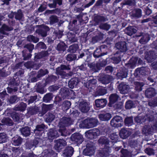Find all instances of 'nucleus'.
I'll list each match as a JSON object with an SVG mask.
<instances>
[{"label": "nucleus", "mask_w": 157, "mask_h": 157, "mask_svg": "<svg viewBox=\"0 0 157 157\" xmlns=\"http://www.w3.org/2000/svg\"><path fill=\"white\" fill-rule=\"evenodd\" d=\"M112 77L111 76L107 75H104L101 78H99V81H101L103 84H106L110 83L112 80Z\"/></svg>", "instance_id": "72a5a7b5"}, {"label": "nucleus", "mask_w": 157, "mask_h": 157, "mask_svg": "<svg viewBox=\"0 0 157 157\" xmlns=\"http://www.w3.org/2000/svg\"><path fill=\"white\" fill-rule=\"evenodd\" d=\"M50 51L48 50L46 51H42L38 53H35L34 60L35 61H37L42 58L47 57L50 55L51 52H49Z\"/></svg>", "instance_id": "ddd939ff"}, {"label": "nucleus", "mask_w": 157, "mask_h": 157, "mask_svg": "<svg viewBox=\"0 0 157 157\" xmlns=\"http://www.w3.org/2000/svg\"><path fill=\"white\" fill-rule=\"evenodd\" d=\"M67 46L63 41L60 42L57 44L56 50L60 52H63L66 50Z\"/></svg>", "instance_id": "79ce46f5"}, {"label": "nucleus", "mask_w": 157, "mask_h": 157, "mask_svg": "<svg viewBox=\"0 0 157 157\" xmlns=\"http://www.w3.org/2000/svg\"><path fill=\"white\" fill-rule=\"evenodd\" d=\"M49 72L48 70H43L42 69H40L38 72V74L36 76L38 78H40L46 74L48 73Z\"/></svg>", "instance_id": "0e129e2a"}, {"label": "nucleus", "mask_w": 157, "mask_h": 157, "mask_svg": "<svg viewBox=\"0 0 157 157\" xmlns=\"http://www.w3.org/2000/svg\"><path fill=\"white\" fill-rule=\"evenodd\" d=\"M58 79L57 76H55L52 75H48V77L46 78L43 79L44 82L47 85L52 84L53 83H55Z\"/></svg>", "instance_id": "b1692460"}, {"label": "nucleus", "mask_w": 157, "mask_h": 157, "mask_svg": "<svg viewBox=\"0 0 157 157\" xmlns=\"http://www.w3.org/2000/svg\"><path fill=\"white\" fill-rule=\"evenodd\" d=\"M142 11L139 8L133 10L131 12V17L132 19H137L142 16Z\"/></svg>", "instance_id": "4be33fe9"}, {"label": "nucleus", "mask_w": 157, "mask_h": 157, "mask_svg": "<svg viewBox=\"0 0 157 157\" xmlns=\"http://www.w3.org/2000/svg\"><path fill=\"white\" fill-rule=\"evenodd\" d=\"M98 129L97 128L91 129L85 132V136L88 139L93 140L96 138L98 136Z\"/></svg>", "instance_id": "9d476101"}, {"label": "nucleus", "mask_w": 157, "mask_h": 157, "mask_svg": "<svg viewBox=\"0 0 157 157\" xmlns=\"http://www.w3.org/2000/svg\"><path fill=\"white\" fill-rule=\"evenodd\" d=\"M79 46L77 44H74L70 45L68 49V51L71 53H75L78 49Z\"/></svg>", "instance_id": "13d9d810"}, {"label": "nucleus", "mask_w": 157, "mask_h": 157, "mask_svg": "<svg viewBox=\"0 0 157 157\" xmlns=\"http://www.w3.org/2000/svg\"><path fill=\"white\" fill-rule=\"evenodd\" d=\"M122 55L119 51H117L113 54V56L111 58L113 63L118 64L121 61Z\"/></svg>", "instance_id": "a878e982"}, {"label": "nucleus", "mask_w": 157, "mask_h": 157, "mask_svg": "<svg viewBox=\"0 0 157 157\" xmlns=\"http://www.w3.org/2000/svg\"><path fill=\"white\" fill-rule=\"evenodd\" d=\"M115 46L118 50V51L121 54L122 52H126L128 49L127 44L125 41H119L115 44Z\"/></svg>", "instance_id": "9b49d317"}, {"label": "nucleus", "mask_w": 157, "mask_h": 157, "mask_svg": "<svg viewBox=\"0 0 157 157\" xmlns=\"http://www.w3.org/2000/svg\"><path fill=\"white\" fill-rule=\"evenodd\" d=\"M138 60V57H132L128 61V62L125 64V66L127 68V70L129 69H133L136 66Z\"/></svg>", "instance_id": "aec40b11"}, {"label": "nucleus", "mask_w": 157, "mask_h": 157, "mask_svg": "<svg viewBox=\"0 0 157 157\" xmlns=\"http://www.w3.org/2000/svg\"><path fill=\"white\" fill-rule=\"evenodd\" d=\"M77 20L74 19L72 22H70L68 26V29L70 31H73L75 33H78L79 32V27L77 25Z\"/></svg>", "instance_id": "4468645a"}, {"label": "nucleus", "mask_w": 157, "mask_h": 157, "mask_svg": "<svg viewBox=\"0 0 157 157\" xmlns=\"http://www.w3.org/2000/svg\"><path fill=\"white\" fill-rule=\"evenodd\" d=\"M31 53L30 52H28V51L26 49H24L22 52L23 60H29L31 57L32 55Z\"/></svg>", "instance_id": "6e6d98bb"}, {"label": "nucleus", "mask_w": 157, "mask_h": 157, "mask_svg": "<svg viewBox=\"0 0 157 157\" xmlns=\"http://www.w3.org/2000/svg\"><path fill=\"white\" fill-rule=\"evenodd\" d=\"M109 141L108 139L101 137L99 139V144L105 145L104 147L101 150H99V156L100 157H107L109 155Z\"/></svg>", "instance_id": "f257e3e1"}, {"label": "nucleus", "mask_w": 157, "mask_h": 157, "mask_svg": "<svg viewBox=\"0 0 157 157\" xmlns=\"http://www.w3.org/2000/svg\"><path fill=\"white\" fill-rule=\"evenodd\" d=\"M74 152V148L71 146H68L64 150L63 154L66 157H71L73 155Z\"/></svg>", "instance_id": "e433bc0d"}, {"label": "nucleus", "mask_w": 157, "mask_h": 157, "mask_svg": "<svg viewBox=\"0 0 157 157\" xmlns=\"http://www.w3.org/2000/svg\"><path fill=\"white\" fill-rule=\"evenodd\" d=\"M38 28L36 31V33L39 35H40L43 37H45L47 35L48 32L50 30L49 27L46 25H38Z\"/></svg>", "instance_id": "6e6552de"}, {"label": "nucleus", "mask_w": 157, "mask_h": 157, "mask_svg": "<svg viewBox=\"0 0 157 157\" xmlns=\"http://www.w3.org/2000/svg\"><path fill=\"white\" fill-rule=\"evenodd\" d=\"M73 124V121L71 117H63L59 123V128L58 132L62 136H65L64 133L66 131L65 127L69 126Z\"/></svg>", "instance_id": "7ed1b4c3"}, {"label": "nucleus", "mask_w": 157, "mask_h": 157, "mask_svg": "<svg viewBox=\"0 0 157 157\" xmlns=\"http://www.w3.org/2000/svg\"><path fill=\"white\" fill-rule=\"evenodd\" d=\"M22 139L19 136H17L12 139V144L15 146H18L21 144Z\"/></svg>", "instance_id": "a19ab883"}, {"label": "nucleus", "mask_w": 157, "mask_h": 157, "mask_svg": "<svg viewBox=\"0 0 157 157\" xmlns=\"http://www.w3.org/2000/svg\"><path fill=\"white\" fill-rule=\"evenodd\" d=\"M157 58L155 52L153 51H150L146 54L145 58L148 63H151L154 61Z\"/></svg>", "instance_id": "6ab92c4d"}, {"label": "nucleus", "mask_w": 157, "mask_h": 157, "mask_svg": "<svg viewBox=\"0 0 157 157\" xmlns=\"http://www.w3.org/2000/svg\"><path fill=\"white\" fill-rule=\"evenodd\" d=\"M13 28L12 27H9L6 24H3L0 28V33L1 34L4 35H8L9 33L6 31L9 32L13 30Z\"/></svg>", "instance_id": "393cba45"}, {"label": "nucleus", "mask_w": 157, "mask_h": 157, "mask_svg": "<svg viewBox=\"0 0 157 157\" xmlns=\"http://www.w3.org/2000/svg\"><path fill=\"white\" fill-rule=\"evenodd\" d=\"M95 0H91L89 3L85 5L84 6H82L80 7H75L74 9V11L75 13H80L82 12L84 9L88 8L90 6L92 5L94 2Z\"/></svg>", "instance_id": "bb28decb"}, {"label": "nucleus", "mask_w": 157, "mask_h": 157, "mask_svg": "<svg viewBox=\"0 0 157 157\" xmlns=\"http://www.w3.org/2000/svg\"><path fill=\"white\" fill-rule=\"evenodd\" d=\"M20 83V79L16 75L11 78L8 83V86H11L17 87Z\"/></svg>", "instance_id": "a211bd4d"}, {"label": "nucleus", "mask_w": 157, "mask_h": 157, "mask_svg": "<svg viewBox=\"0 0 157 157\" xmlns=\"http://www.w3.org/2000/svg\"><path fill=\"white\" fill-rule=\"evenodd\" d=\"M109 128L107 127L103 126V127L99 126V136L101 135H107L110 131Z\"/></svg>", "instance_id": "c03bdc74"}, {"label": "nucleus", "mask_w": 157, "mask_h": 157, "mask_svg": "<svg viewBox=\"0 0 157 157\" xmlns=\"http://www.w3.org/2000/svg\"><path fill=\"white\" fill-rule=\"evenodd\" d=\"M145 119L143 116H137L134 118L135 121L137 123L140 124L144 122Z\"/></svg>", "instance_id": "338daca9"}, {"label": "nucleus", "mask_w": 157, "mask_h": 157, "mask_svg": "<svg viewBox=\"0 0 157 157\" xmlns=\"http://www.w3.org/2000/svg\"><path fill=\"white\" fill-rule=\"evenodd\" d=\"M1 122L2 124L0 123V126L5 125L8 126H11L14 124L12 120L9 117H4L1 120Z\"/></svg>", "instance_id": "58836bf2"}, {"label": "nucleus", "mask_w": 157, "mask_h": 157, "mask_svg": "<svg viewBox=\"0 0 157 157\" xmlns=\"http://www.w3.org/2000/svg\"><path fill=\"white\" fill-rule=\"evenodd\" d=\"M98 122L97 120L87 117L80 123L79 126L81 128H89L96 126L97 125Z\"/></svg>", "instance_id": "20e7f679"}, {"label": "nucleus", "mask_w": 157, "mask_h": 157, "mask_svg": "<svg viewBox=\"0 0 157 157\" xmlns=\"http://www.w3.org/2000/svg\"><path fill=\"white\" fill-rule=\"evenodd\" d=\"M97 82V80L94 78L90 79L88 82H86L85 84V86L88 89L90 88V89H93L95 88L96 84Z\"/></svg>", "instance_id": "c9c22d12"}, {"label": "nucleus", "mask_w": 157, "mask_h": 157, "mask_svg": "<svg viewBox=\"0 0 157 157\" xmlns=\"http://www.w3.org/2000/svg\"><path fill=\"white\" fill-rule=\"evenodd\" d=\"M134 83L135 86V90L136 91L139 92L142 90V87L144 85L143 82L136 81L134 82Z\"/></svg>", "instance_id": "5fc2aeb1"}, {"label": "nucleus", "mask_w": 157, "mask_h": 157, "mask_svg": "<svg viewBox=\"0 0 157 157\" xmlns=\"http://www.w3.org/2000/svg\"><path fill=\"white\" fill-rule=\"evenodd\" d=\"M26 107V104L24 103L23 102H21L16 108V110L21 111H24L25 110Z\"/></svg>", "instance_id": "774afa93"}, {"label": "nucleus", "mask_w": 157, "mask_h": 157, "mask_svg": "<svg viewBox=\"0 0 157 157\" xmlns=\"http://www.w3.org/2000/svg\"><path fill=\"white\" fill-rule=\"evenodd\" d=\"M11 116L15 122H18L20 120V114L16 112H13L11 113Z\"/></svg>", "instance_id": "e2e57ef3"}, {"label": "nucleus", "mask_w": 157, "mask_h": 157, "mask_svg": "<svg viewBox=\"0 0 157 157\" xmlns=\"http://www.w3.org/2000/svg\"><path fill=\"white\" fill-rule=\"evenodd\" d=\"M119 97V96L117 94H111L109 97V102L108 104V106L109 107H112L113 104L118 101Z\"/></svg>", "instance_id": "5701e85b"}, {"label": "nucleus", "mask_w": 157, "mask_h": 157, "mask_svg": "<svg viewBox=\"0 0 157 157\" xmlns=\"http://www.w3.org/2000/svg\"><path fill=\"white\" fill-rule=\"evenodd\" d=\"M45 117L47 122L50 123L55 119V115L51 113L48 112L46 114Z\"/></svg>", "instance_id": "09e8293b"}, {"label": "nucleus", "mask_w": 157, "mask_h": 157, "mask_svg": "<svg viewBox=\"0 0 157 157\" xmlns=\"http://www.w3.org/2000/svg\"><path fill=\"white\" fill-rule=\"evenodd\" d=\"M70 113L71 117L74 119H75V118H76L77 117H78L80 114V112L78 110L74 108H72V109L70 110Z\"/></svg>", "instance_id": "680f3d73"}, {"label": "nucleus", "mask_w": 157, "mask_h": 157, "mask_svg": "<svg viewBox=\"0 0 157 157\" xmlns=\"http://www.w3.org/2000/svg\"><path fill=\"white\" fill-rule=\"evenodd\" d=\"M76 19L78 21V25H83L88 22V17L86 16L84 17L83 15L80 13L78 15H76Z\"/></svg>", "instance_id": "7c9ffc66"}, {"label": "nucleus", "mask_w": 157, "mask_h": 157, "mask_svg": "<svg viewBox=\"0 0 157 157\" xmlns=\"http://www.w3.org/2000/svg\"><path fill=\"white\" fill-rule=\"evenodd\" d=\"M70 91H73L66 87L61 88L60 90V94L61 96V97L63 99L66 98L69 96Z\"/></svg>", "instance_id": "cd10ccee"}, {"label": "nucleus", "mask_w": 157, "mask_h": 157, "mask_svg": "<svg viewBox=\"0 0 157 157\" xmlns=\"http://www.w3.org/2000/svg\"><path fill=\"white\" fill-rule=\"evenodd\" d=\"M118 88L121 93L125 94L128 93L130 87L128 85H127L125 82H122L118 86Z\"/></svg>", "instance_id": "2eb2a0df"}, {"label": "nucleus", "mask_w": 157, "mask_h": 157, "mask_svg": "<svg viewBox=\"0 0 157 157\" xmlns=\"http://www.w3.org/2000/svg\"><path fill=\"white\" fill-rule=\"evenodd\" d=\"M124 32L127 35L131 36L136 33L137 30L134 26H128L125 28Z\"/></svg>", "instance_id": "f704fd0d"}, {"label": "nucleus", "mask_w": 157, "mask_h": 157, "mask_svg": "<svg viewBox=\"0 0 157 157\" xmlns=\"http://www.w3.org/2000/svg\"><path fill=\"white\" fill-rule=\"evenodd\" d=\"M135 107V104L132 101L128 100L125 103V108L126 109H130Z\"/></svg>", "instance_id": "8fccbe9b"}, {"label": "nucleus", "mask_w": 157, "mask_h": 157, "mask_svg": "<svg viewBox=\"0 0 157 157\" xmlns=\"http://www.w3.org/2000/svg\"><path fill=\"white\" fill-rule=\"evenodd\" d=\"M151 128L147 125H145L142 129V134L146 136H147L151 134Z\"/></svg>", "instance_id": "052dcab7"}, {"label": "nucleus", "mask_w": 157, "mask_h": 157, "mask_svg": "<svg viewBox=\"0 0 157 157\" xmlns=\"http://www.w3.org/2000/svg\"><path fill=\"white\" fill-rule=\"evenodd\" d=\"M78 81L77 78H71L68 82V86L71 89H73L76 87L78 83Z\"/></svg>", "instance_id": "ea45409f"}, {"label": "nucleus", "mask_w": 157, "mask_h": 157, "mask_svg": "<svg viewBox=\"0 0 157 157\" xmlns=\"http://www.w3.org/2000/svg\"><path fill=\"white\" fill-rule=\"evenodd\" d=\"M53 95L52 93H47L44 96L43 98V101L45 103H49L52 100Z\"/></svg>", "instance_id": "de8ad7c7"}, {"label": "nucleus", "mask_w": 157, "mask_h": 157, "mask_svg": "<svg viewBox=\"0 0 157 157\" xmlns=\"http://www.w3.org/2000/svg\"><path fill=\"white\" fill-rule=\"evenodd\" d=\"M93 140V141H90L86 144V147L83 151L84 155L90 156L94 155L96 147L98 145V140Z\"/></svg>", "instance_id": "f03ea898"}, {"label": "nucleus", "mask_w": 157, "mask_h": 157, "mask_svg": "<svg viewBox=\"0 0 157 157\" xmlns=\"http://www.w3.org/2000/svg\"><path fill=\"white\" fill-rule=\"evenodd\" d=\"M120 6H118L116 7L115 9V11H117L119 9V10H121L123 6L126 5L129 6H134L135 4V1L134 0H115L113 3V6L114 7L117 6L118 3L121 2Z\"/></svg>", "instance_id": "39448f33"}, {"label": "nucleus", "mask_w": 157, "mask_h": 157, "mask_svg": "<svg viewBox=\"0 0 157 157\" xmlns=\"http://www.w3.org/2000/svg\"><path fill=\"white\" fill-rule=\"evenodd\" d=\"M63 30H60L58 29L55 30L53 33L54 35L55 36L56 38L59 39L61 38L63 35Z\"/></svg>", "instance_id": "69168bd1"}, {"label": "nucleus", "mask_w": 157, "mask_h": 157, "mask_svg": "<svg viewBox=\"0 0 157 157\" xmlns=\"http://www.w3.org/2000/svg\"><path fill=\"white\" fill-rule=\"evenodd\" d=\"M79 108L81 111L83 113H86L90 110V107L86 102L82 101L80 102Z\"/></svg>", "instance_id": "2f4dec72"}, {"label": "nucleus", "mask_w": 157, "mask_h": 157, "mask_svg": "<svg viewBox=\"0 0 157 157\" xmlns=\"http://www.w3.org/2000/svg\"><path fill=\"white\" fill-rule=\"evenodd\" d=\"M20 131L23 136L27 137L30 134V128L28 126H25L21 128Z\"/></svg>", "instance_id": "37998d69"}, {"label": "nucleus", "mask_w": 157, "mask_h": 157, "mask_svg": "<svg viewBox=\"0 0 157 157\" xmlns=\"http://www.w3.org/2000/svg\"><path fill=\"white\" fill-rule=\"evenodd\" d=\"M37 85L36 91V92L41 94H44L46 92V91L44 90V88L47 85L44 82L43 80L42 81L38 82L36 83Z\"/></svg>", "instance_id": "412c9836"}, {"label": "nucleus", "mask_w": 157, "mask_h": 157, "mask_svg": "<svg viewBox=\"0 0 157 157\" xmlns=\"http://www.w3.org/2000/svg\"><path fill=\"white\" fill-rule=\"evenodd\" d=\"M69 32L67 34V37L71 43L75 42L77 41V38L75 37V33L74 32Z\"/></svg>", "instance_id": "a18cd8bd"}, {"label": "nucleus", "mask_w": 157, "mask_h": 157, "mask_svg": "<svg viewBox=\"0 0 157 157\" xmlns=\"http://www.w3.org/2000/svg\"><path fill=\"white\" fill-rule=\"evenodd\" d=\"M51 108V105H46L43 104L41 108L42 115H43L48 111L50 110Z\"/></svg>", "instance_id": "bf43d9fd"}, {"label": "nucleus", "mask_w": 157, "mask_h": 157, "mask_svg": "<svg viewBox=\"0 0 157 157\" xmlns=\"http://www.w3.org/2000/svg\"><path fill=\"white\" fill-rule=\"evenodd\" d=\"M71 105L70 101H64L62 104V109L63 111L65 112L70 108Z\"/></svg>", "instance_id": "864d4df0"}, {"label": "nucleus", "mask_w": 157, "mask_h": 157, "mask_svg": "<svg viewBox=\"0 0 157 157\" xmlns=\"http://www.w3.org/2000/svg\"><path fill=\"white\" fill-rule=\"evenodd\" d=\"M40 107L36 106L29 107L27 109V116L30 117L31 116L35 115L40 112Z\"/></svg>", "instance_id": "dca6fc26"}, {"label": "nucleus", "mask_w": 157, "mask_h": 157, "mask_svg": "<svg viewBox=\"0 0 157 157\" xmlns=\"http://www.w3.org/2000/svg\"><path fill=\"white\" fill-rule=\"evenodd\" d=\"M59 136L57 131L55 129H50L48 132V138L49 140H53L54 138L58 137Z\"/></svg>", "instance_id": "c756f323"}, {"label": "nucleus", "mask_w": 157, "mask_h": 157, "mask_svg": "<svg viewBox=\"0 0 157 157\" xmlns=\"http://www.w3.org/2000/svg\"><path fill=\"white\" fill-rule=\"evenodd\" d=\"M54 143L55 149L58 152L61 151L67 145V142L63 139H59L55 140Z\"/></svg>", "instance_id": "0eeeda50"}, {"label": "nucleus", "mask_w": 157, "mask_h": 157, "mask_svg": "<svg viewBox=\"0 0 157 157\" xmlns=\"http://www.w3.org/2000/svg\"><path fill=\"white\" fill-rule=\"evenodd\" d=\"M56 73L58 76V79L60 77L62 78H65L68 77L67 74L65 72L58 69H56Z\"/></svg>", "instance_id": "49530a36"}, {"label": "nucleus", "mask_w": 157, "mask_h": 157, "mask_svg": "<svg viewBox=\"0 0 157 157\" xmlns=\"http://www.w3.org/2000/svg\"><path fill=\"white\" fill-rule=\"evenodd\" d=\"M70 138L71 140L78 145L81 144L83 141L82 135L79 133L75 132L72 134Z\"/></svg>", "instance_id": "1a4fd4ad"}, {"label": "nucleus", "mask_w": 157, "mask_h": 157, "mask_svg": "<svg viewBox=\"0 0 157 157\" xmlns=\"http://www.w3.org/2000/svg\"><path fill=\"white\" fill-rule=\"evenodd\" d=\"M128 70L125 67L120 68L117 74V76L118 79H122L124 78H126L128 74Z\"/></svg>", "instance_id": "f3484780"}, {"label": "nucleus", "mask_w": 157, "mask_h": 157, "mask_svg": "<svg viewBox=\"0 0 157 157\" xmlns=\"http://www.w3.org/2000/svg\"><path fill=\"white\" fill-rule=\"evenodd\" d=\"M156 94L155 90L152 87H150L146 89L145 92L146 97L148 98H151L154 97Z\"/></svg>", "instance_id": "c85d7f7f"}, {"label": "nucleus", "mask_w": 157, "mask_h": 157, "mask_svg": "<svg viewBox=\"0 0 157 157\" xmlns=\"http://www.w3.org/2000/svg\"><path fill=\"white\" fill-rule=\"evenodd\" d=\"M110 124L112 126L114 127H121L123 124L122 118L119 116H115L111 120Z\"/></svg>", "instance_id": "423d86ee"}, {"label": "nucleus", "mask_w": 157, "mask_h": 157, "mask_svg": "<svg viewBox=\"0 0 157 157\" xmlns=\"http://www.w3.org/2000/svg\"><path fill=\"white\" fill-rule=\"evenodd\" d=\"M111 117V115L109 113L99 114V118L103 121H108Z\"/></svg>", "instance_id": "603ef678"}, {"label": "nucleus", "mask_w": 157, "mask_h": 157, "mask_svg": "<svg viewBox=\"0 0 157 157\" xmlns=\"http://www.w3.org/2000/svg\"><path fill=\"white\" fill-rule=\"evenodd\" d=\"M46 125L44 124H37L34 130V132L36 136H41L44 134Z\"/></svg>", "instance_id": "f8f14e48"}, {"label": "nucleus", "mask_w": 157, "mask_h": 157, "mask_svg": "<svg viewBox=\"0 0 157 157\" xmlns=\"http://www.w3.org/2000/svg\"><path fill=\"white\" fill-rule=\"evenodd\" d=\"M131 134V132L127 129L123 128L119 132L120 137L123 139H125L128 137Z\"/></svg>", "instance_id": "473e14b6"}, {"label": "nucleus", "mask_w": 157, "mask_h": 157, "mask_svg": "<svg viewBox=\"0 0 157 157\" xmlns=\"http://www.w3.org/2000/svg\"><path fill=\"white\" fill-rule=\"evenodd\" d=\"M141 37L139 40V42L142 44H146L150 39L149 35L147 33H142Z\"/></svg>", "instance_id": "4c0bfd02"}, {"label": "nucleus", "mask_w": 157, "mask_h": 157, "mask_svg": "<svg viewBox=\"0 0 157 157\" xmlns=\"http://www.w3.org/2000/svg\"><path fill=\"white\" fill-rule=\"evenodd\" d=\"M88 66L94 72L98 71V62L95 63L94 62L88 64Z\"/></svg>", "instance_id": "3c124183"}, {"label": "nucleus", "mask_w": 157, "mask_h": 157, "mask_svg": "<svg viewBox=\"0 0 157 157\" xmlns=\"http://www.w3.org/2000/svg\"><path fill=\"white\" fill-rule=\"evenodd\" d=\"M124 125L126 126H130L133 124V119L132 117H127L124 121Z\"/></svg>", "instance_id": "4d7b16f0"}]
</instances>
